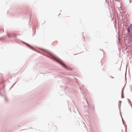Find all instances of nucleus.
Segmentation results:
<instances>
[{
    "label": "nucleus",
    "instance_id": "obj_1",
    "mask_svg": "<svg viewBox=\"0 0 132 132\" xmlns=\"http://www.w3.org/2000/svg\"><path fill=\"white\" fill-rule=\"evenodd\" d=\"M15 34V33H13L12 34H7V35L9 37H12V35H13V36L14 37H15L16 36Z\"/></svg>",
    "mask_w": 132,
    "mask_h": 132
},
{
    "label": "nucleus",
    "instance_id": "obj_2",
    "mask_svg": "<svg viewBox=\"0 0 132 132\" xmlns=\"http://www.w3.org/2000/svg\"><path fill=\"white\" fill-rule=\"evenodd\" d=\"M60 63L64 68H67L66 65L62 61H61L60 62Z\"/></svg>",
    "mask_w": 132,
    "mask_h": 132
},
{
    "label": "nucleus",
    "instance_id": "obj_3",
    "mask_svg": "<svg viewBox=\"0 0 132 132\" xmlns=\"http://www.w3.org/2000/svg\"><path fill=\"white\" fill-rule=\"evenodd\" d=\"M127 30H128V32H130V30H129V28H128V29Z\"/></svg>",
    "mask_w": 132,
    "mask_h": 132
},
{
    "label": "nucleus",
    "instance_id": "obj_4",
    "mask_svg": "<svg viewBox=\"0 0 132 132\" xmlns=\"http://www.w3.org/2000/svg\"><path fill=\"white\" fill-rule=\"evenodd\" d=\"M27 45L28 46H29V47H30V46L29 45L27 44Z\"/></svg>",
    "mask_w": 132,
    "mask_h": 132
}]
</instances>
